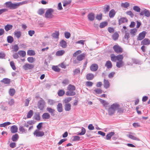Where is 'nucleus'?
<instances>
[{
  "label": "nucleus",
  "instance_id": "f704fd0d",
  "mask_svg": "<svg viewBox=\"0 0 150 150\" xmlns=\"http://www.w3.org/2000/svg\"><path fill=\"white\" fill-rule=\"evenodd\" d=\"M1 81L5 84H9L11 82L10 80L8 78H6L3 79Z\"/></svg>",
  "mask_w": 150,
  "mask_h": 150
},
{
  "label": "nucleus",
  "instance_id": "412c9836",
  "mask_svg": "<svg viewBox=\"0 0 150 150\" xmlns=\"http://www.w3.org/2000/svg\"><path fill=\"white\" fill-rule=\"evenodd\" d=\"M115 134L114 132H111L108 133L106 136V139L107 140H110L111 137Z\"/></svg>",
  "mask_w": 150,
  "mask_h": 150
},
{
  "label": "nucleus",
  "instance_id": "4c0bfd02",
  "mask_svg": "<svg viewBox=\"0 0 150 150\" xmlns=\"http://www.w3.org/2000/svg\"><path fill=\"white\" fill-rule=\"evenodd\" d=\"M14 34L17 38H19L21 36V32L20 31H15L14 32Z\"/></svg>",
  "mask_w": 150,
  "mask_h": 150
},
{
  "label": "nucleus",
  "instance_id": "e433bc0d",
  "mask_svg": "<svg viewBox=\"0 0 150 150\" xmlns=\"http://www.w3.org/2000/svg\"><path fill=\"white\" fill-rule=\"evenodd\" d=\"M18 54L21 57H24L26 55V52L25 51L23 50H20L18 51Z\"/></svg>",
  "mask_w": 150,
  "mask_h": 150
},
{
  "label": "nucleus",
  "instance_id": "7ed1b4c3",
  "mask_svg": "<svg viewBox=\"0 0 150 150\" xmlns=\"http://www.w3.org/2000/svg\"><path fill=\"white\" fill-rule=\"evenodd\" d=\"M40 100H39L37 103L38 108L40 110H43L45 105V102L44 100L41 98H40Z\"/></svg>",
  "mask_w": 150,
  "mask_h": 150
},
{
  "label": "nucleus",
  "instance_id": "0e129e2a",
  "mask_svg": "<svg viewBox=\"0 0 150 150\" xmlns=\"http://www.w3.org/2000/svg\"><path fill=\"white\" fill-rule=\"evenodd\" d=\"M110 8V7L109 5H106L104 7V11L106 13L109 11Z\"/></svg>",
  "mask_w": 150,
  "mask_h": 150
},
{
  "label": "nucleus",
  "instance_id": "5fc2aeb1",
  "mask_svg": "<svg viewBox=\"0 0 150 150\" xmlns=\"http://www.w3.org/2000/svg\"><path fill=\"white\" fill-rule=\"evenodd\" d=\"M133 10L135 11L139 12L140 11V8L138 6H135L133 8Z\"/></svg>",
  "mask_w": 150,
  "mask_h": 150
},
{
  "label": "nucleus",
  "instance_id": "052dcab7",
  "mask_svg": "<svg viewBox=\"0 0 150 150\" xmlns=\"http://www.w3.org/2000/svg\"><path fill=\"white\" fill-rule=\"evenodd\" d=\"M65 37L66 38H69L71 36L70 33L68 32H66L64 33Z\"/></svg>",
  "mask_w": 150,
  "mask_h": 150
},
{
  "label": "nucleus",
  "instance_id": "2eb2a0df",
  "mask_svg": "<svg viewBox=\"0 0 150 150\" xmlns=\"http://www.w3.org/2000/svg\"><path fill=\"white\" fill-rule=\"evenodd\" d=\"M60 45L62 48H64L67 47V42L64 40L61 41L59 43Z\"/></svg>",
  "mask_w": 150,
  "mask_h": 150
},
{
  "label": "nucleus",
  "instance_id": "a878e982",
  "mask_svg": "<svg viewBox=\"0 0 150 150\" xmlns=\"http://www.w3.org/2000/svg\"><path fill=\"white\" fill-rule=\"evenodd\" d=\"M57 109L59 112H61L62 111V105L61 103H58L57 106Z\"/></svg>",
  "mask_w": 150,
  "mask_h": 150
},
{
  "label": "nucleus",
  "instance_id": "1a4fd4ad",
  "mask_svg": "<svg viewBox=\"0 0 150 150\" xmlns=\"http://www.w3.org/2000/svg\"><path fill=\"white\" fill-rule=\"evenodd\" d=\"M146 32L145 31H143L139 34L137 38V40H141L143 39L146 35Z\"/></svg>",
  "mask_w": 150,
  "mask_h": 150
},
{
  "label": "nucleus",
  "instance_id": "69168bd1",
  "mask_svg": "<svg viewBox=\"0 0 150 150\" xmlns=\"http://www.w3.org/2000/svg\"><path fill=\"white\" fill-rule=\"evenodd\" d=\"M19 48L18 45H15L13 46V50L15 52H17L19 50Z\"/></svg>",
  "mask_w": 150,
  "mask_h": 150
},
{
  "label": "nucleus",
  "instance_id": "6e6d98bb",
  "mask_svg": "<svg viewBox=\"0 0 150 150\" xmlns=\"http://www.w3.org/2000/svg\"><path fill=\"white\" fill-rule=\"evenodd\" d=\"M121 6L125 8H127L129 6V4L127 2L121 4Z\"/></svg>",
  "mask_w": 150,
  "mask_h": 150
},
{
  "label": "nucleus",
  "instance_id": "79ce46f5",
  "mask_svg": "<svg viewBox=\"0 0 150 150\" xmlns=\"http://www.w3.org/2000/svg\"><path fill=\"white\" fill-rule=\"evenodd\" d=\"M108 22H104L101 23H100L99 27L100 28H102L105 27L108 25Z\"/></svg>",
  "mask_w": 150,
  "mask_h": 150
},
{
  "label": "nucleus",
  "instance_id": "680f3d73",
  "mask_svg": "<svg viewBox=\"0 0 150 150\" xmlns=\"http://www.w3.org/2000/svg\"><path fill=\"white\" fill-rule=\"evenodd\" d=\"M34 117L35 119L37 120H40V114L38 113L35 115Z\"/></svg>",
  "mask_w": 150,
  "mask_h": 150
},
{
  "label": "nucleus",
  "instance_id": "58836bf2",
  "mask_svg": "<svg viewBox=\"0 0 150 150\" xmlns=\"http://www.w3.org/2000/svg\"><path fill=\"white\" fill-rule=\"evenodd\" d=\"M33 111L32 110H30L28 113L27 115V118H30L33 115Z\"/></svg>",
  "mask_w": 150,
  "mask_h": 150
},
{
  "label": "nucleus",
  "instance_id": "6ab92c4d",
  "mask_svg": "<svg viewBox=\"0 0 150 150\" xmlns=\"http://www.w3.org/2000/svg\"><path fill=\"white\" fill-rule=\"evenodd\" d=\"M88 20L91 21H93L95 18V15L93 13H89L88 15Z\"/></svg>",
  "mask_w": 150,
  "mask_h": 150
},
{
  "label": "nucleus",
  "instance_id": "4d7b16f0",
  "mask_svg": "<svg viewBox=\"0 0 150 150\" xmlns=\"http://www.w3.org/2000/svg\"><path fill=\"white\" fill-rule=\"evenodd\" d=\"M45 12V10L44 9L40 8L39 9L38 11V13L40 15H42Z\"/></svg>",
  "mask_w": 150,
  "mask_h": 150
},
{
  "label": "nucleus",
  "instance_id": "49530a36",
  "mask_svg": "<svg viewBox=\"0 0 150 150\" xmlns=\"http://www.w3.org/2000/svg\"><path fill=\"white\" fill-rule=\"evenodd\" d=\"M52 69L55 71L59 72L60 71V69L57 66H53L52 67Z\"/></svg>",
  "mask_w": 150,
  "mask_h": 150
},
{
  "label": "nucleus",
  "instance_id": "6e6552de",
  "mask_svg": "<svg viewBox=\"0 0 150 150\" xmlns=\"http://www.w3.org/2000/svg\"><path fill=\"white\" fill-rule=\"evenodd\" d=\"M34 67L33 65L26 63L23 66V68L25 70L32 69Z\"/></svg>",
  "mask_w": 150,
  "mask_h": 150
},
{
  "label": "nucleus",
  "instance_id": "c9c22d12",
  "mask_svg": "<svg viewBox=\"0 0 150 150\" xmlns=\"http://www.w3.org/2000/svg\"><path fill=\"white\" fill-rule=\"evenodd\" d=\"M47 110L51 114V115L52 116H54V110L48 107L47 108Z\"/></svg>",
  "mask_w": 150,
  "mask_h": 150
},
{
  "label": "nucleus",
  "instance_id": "39448f33",
  "mask_svg": "<svg viewBox=\"0 0 150 150\" xmlns=\"http://www.w3.org/2000/svg\"><path fill=\"white\" fill-rule=\"evenodd\" d=\"M54 11V9L50 8H48L46 11L45 14V18H51L54 17V15L52 14V13Z\"/></svg>",
  "mask_w": 150,
  "mask_h": 150
},
{
  "label": "nucleus",
  "instance_id": "de8ad7c7",
  "mask_svg": "<svg viewBox=\"0 0 150 150\" xmlns=\"http://www.w3.org/2000/svg\"><path fill=\"white\" fill-rule=\"evenodd\" d=\"M11 123L10 122H6L4 123L3 124H0V127H6L10 125L11 124Z\"/></svg>",
  "mask_w": 150,
  "mask_h": 150
},
{
  "label": "nucleus",
  "instance_id": "393cba45",
  "mask_svg": "<svg viewBox=\"0 0 150 150\" xmlns=\"http://www.w3.org/2000/svg\"><path fill=\"white\" fill-rule=\"evenodd\" d=\"M66 94L67 96H73L76 94V93L74 91L68 90L66 93Z\"/></svg>",
  "mask_w": 150,
  "mask_h": 150
},
{
  "label": "nucleus",
  "instance_id": "7c9ffc66",
  "mask_svg": "<svg viewBox=\"0 0 150 150\" xmlns=\"http://www.w3.org/2000/svg\"><path fill=\"white\" fill-rule=\"evenodd\" d=\"M59 33L58 31H55V33H53L52 35V37L55 39L59 38Z\"/></svg>",
  "mask_w": 150,
  "mask_h": 150
},
{
  "label": "nucleus",
  "instance_id": "4be33fe9",
  "mask_svg": "<svg viewBox=\"0 0 150 150\" xmlns=\"http://www.w3.org/2000/svg\"><path fill=\"white\" fill-rule=\"evenodd\" d=\"M94 77L93 74L92 73H88L86 75V79L88 80H92Z\"/></svg>",
  "mask_w": 150,
  "mask_h": 150
},
{
  "label": "nucleus",
  "instance_id": "774afa93",
  "mask_svg": "<svg viewBox=\"0 0 150 150\" xmlns=\"http://www.w3.org/2000/svg\"><path fill=\"white\" fill-rule=\"evenodd\" d=\"M28 61L31 63H33L34 61V59L33 57H29L27 58Z\"/></svg>",
  "mask_w": 150,
  "mask_h": 150
},
{
  "label": "nucleus",
  "instance_id": "9d476101",
  "mask_svg": "<svg viewBox=\"0 0 150 150\" xmlns=\"http://www.w3.org/2000/svg\"><path fill=\"white\" fill-rule=\"evenodd\" d=\"M99 100L101 103L102 104L105 109L107 110V108L108 106V105L109 104V103L106 101L100 98H99Z\"/></svg>",
  "mask_w": 150,
  "mask_h": 150
},
{
  "label": "nucleus",
  "instance_id": "f8f14e48",
  "mask_svg": "<svg viewBox=\"0 0 150 150\" xmlns=\"http://www.w3.org/2000/svg\"><path fill=\"white\" fill-rule=\"evenodd\" d=\"M150 44V40L147 38H145L141 42V45H149Z\"/></svg>",
  "mask_w": 150,
  "mask_h": 150
},
{
  "label": "nucleus",
  "instance_id": "20e7f679",
  "mask_svg": "<svg viewBox=\"0 0 150 150\" xmlns=\"http://www.w3.org/2000/svg\"><path fill=\"white\" fill-rule=\"evenodd\" d=\"M86 56L85 54L83 53L77 56L76 57V59L73 60V62L74 64H78L79 62L84 59Z\"/></svg>",
  "mask_w": 150,
  "mask_h": 150
},
{
  "label": "nucleus",
  "instance_id": "5701e85b",
  "mask_svg": "<svg viewBox=\"0 0 150 150\" xmlns=\"http://www.w3.org/2000/svg\"><path fill=\"white\" fill-rule=\"evenodd\" d=\"M131 133L132 134H127V136L129 138L132 139L133 140H139V139L136 137H135V136L133 135L132 134H134Z\"/></svg>",
  "mask_w": 150,
  "mask_h": 150
},
{
  "label": "nucleus",
  "instance_id": "423d86ee",
  "mask_svg": "<svg viewBox=\"0 0 150 150\" xmlns=\"http://www.w3.org/2000/svg\"><path fill=\"white\" fill-rule=\"evenodd\" d=\"M113 48L114 51L117 53H120L123 52V49L118 45H114L113 46Z\"/></svg>",
  "mask_w": 150,
  "mask_h": 150
},
{
  "label": "nucleus",
  "instance_id": "c03bdc74",
  "mask_svg": "<svg viewBox=\"0 0 150 150\" xmlns=\"http://www.w3.org/2000/svg\"><path fill=\"white\" fill-rule=\"evenodd\" d=\"M94 92H93L94 93L100 94L102 93V91L100 88H97L94 90Z\"/></svg>",
  "mask_w": 150,
  "mask_h": 150
},
{
  "label": "nucleus",
  "instance_id": "8fccbe9b",
  "mask_svg": "<svg viewBox=\"0 0 150 150\" xmlns=\"http://www.w3.org/2000/svg\"><path fill=\"white\" fill-rule=\"evenodd\" d=\"M10 95L11 96H13L15 93V90L13 88L10 89L9 91Z\"/></svg>",
  "mask_w": 150,
  "mask_h": 150
},
{
  "label": "nucleus",
  "instance_id": "c756f323",
  "mask_svg": "<svg viewBox=\"0 0 150 150\" xmlns=\"http://www.w3.org/2000/svg\"><path fill=\"white\" fill-rule=\"evenodd\" d=\"M124 62L123 61H118L116 62V66L118 68H120L123 66L124 65Z\"/></svg>",
  "mask_w": 150,
  "mask_h": 150
},
{
  "label": "nucleus",
  "instance_id": "4468645a",
  "mask_svg": "<svg viewBox=\"0 0 150 150\" xmlns=\"http://www.w3.org/2000/svg\"><path fill=\"white\" fill-rule=\"evenodd\" d=\"M10 129L12 133H16L18 131V128L15 125H13L11 127Z\"/></svg>",
  "mask_w": 150,
  "mask_h": 150
},
{
  "label": "nucleus",
  "instance_id": "f3484780",
  "mask_svg": "<svg viewBox=\"0 0 150 150\" xmlns=\"http://www.w3.org/2000/svg\"><path fill=\"white\" fill-rule=\"evenodd\" d=\"M19 138V136L18 134L16 133L12 136L11 139L13 142H16L18 140Z\"/></svg>",
  "mask_w": 150,
  "mask_h": 150
},
{
  "label": "nucleus",
  "instance_id": "603ef678",
  "mask_svg": "<svg viewBox=\"0 0 150 150\" xmlns=\"http://www.w3.org/2000/svg\"><path fill=\"white\" fill-rule=\"evenodd\" d=\"M65 94V91L63 90H60L58 92V95L60 96H63Z\"/></svg>",
  "mask_w": 150,
  "mask_h": 150
},
{
  "label": "nucleus",
  "instance_id": "f257e3e1",
  "mask_svg": "<svg viewBox=\"0 0 150 150\" xmlns=\"http://www.w3.org/2000/svg\"><path fill=\"white\" fill-rule=\"evenodd\" d=\"M26 3V2L21 1L13 3L11 1H8L6 2L5 4L6 7L8 8L11 9L13 10L16 9L20 6L25 4Z\"/></svg>",
  "mask_w": 150,
  "mask_h": 150
},
{
  "label": "nucleus",
  "instance_id": "f03ea898",
  "mask_svg": "<svg viewBox=\"0 0 150 150\" xmlns=\"http://www.w3.org/2000/svg\"><path fill=\"white\" fill-rule=\"evenodd\" d=\"M119 105L117 103L112 105L108 109L109 115H112L115 113L117 108L119 107Z\"/></svg>",
  "mask_w": 150,
  "mask_h": 150
},
{
  "label": "nucleus",
  "instance_id": "a19ab883",
  "mask_svg": "<svg viewBox=\"0 0 150 150\" xmlns=\"http://www.w3.org/2000/svg\"><path fill=\"white\" fill-rule=\"evenodd\" d=\"M123 56L122 54H119L117 56V60L118 61H123Z\"/></svg>",
  "mask_w": 150,
  "mask_h": 150
},
{
  "label": "nucleus",
  "instance_id": "473e14b6",
  "mask_svg": "<svg viewBox=\"0 0 150 150\" xmlns=\"http://www.w3.org/2000/svg\"><path fill=\"white\" fill-rule=\"evenodd\" d=\"M67 89L68 90L74 91L76 90V87L74 85L69 84L67 87Z\"/></svg>",
  "mask_w": 150,
  "mask_h": 150
},
{
  "label": "nucleus",
  "instance_id": "bb28decb",
  "mask_svg": "<svg viewBox=\"0 0 150 150\" xmlns=\"http://www.w3.org/2000/svg\"><path fill=\"white\" fill-rule=\"evenodd\" d=\"M122 33H125V35L124 36L125 38V39H126L127 40H128L129 38V33L127 32V30H122Z\"/></svg>",
  "mask_w": 150,
  "mask_h": 150
},
{
  "label": "nucleus",
  "instance_id": "e2e57ef3",
  "mask_svg": "<svg viewBox=\"0 0 150 150\" xmlns=\"http://www.w3.org/2000/svg\"><path fill=\"white\" fill-rule=\"evenodd\" d=\"M71 100V97H68L66 98L64 100V102L66 104H67Z\"/></svg>",
  "mask_w": 150,
  "mask_h": 150
},
{
  "label": "nucleus",
  "instance_id": "13d9d810",
  "mask_svg": "<svg viewBox=\"0 0 150 150\" xmlns=\"http://www.w3.org/2000/svg\"><path fill=\"white\" fill-rule=\"evenodd\" d=\"M73 139L72 140L74 141H78L80 140V137L77 136H74L73 137Z\"/></svg>",
  "mask_w": 150,
  "mask_h": 150
},
{
  "label": "nucleus",
  "instance_id": "09e8293b",
  "mask_svg": "<svg viewBox=\"0 0 150 150\" xmlns=\"http://www.w3.org/2000/svg\"><path fill=\"white\" fill-rule=\"evenodd\" d=\"M119 37V35L117 33H115L112 36V38L113 39L115 40H117Z\"/></svg>",
  "mask_w": 150,
  "mask_h": 150
},
{
  "label": "nucleus",
  "instance_id": "cd10ccee",
  "mask_svg": "<svg viewBox=\"0 0 150 150\" xmlns=\"http://www.w3.org/2000/svg\"><path fill=\"white\" fill-rule=\"evenodd\" d=\"M65 53V51L63 50H59L57 51L55 55L57 56H59L62 55Z\"/></svg>",
  "mask_w": 150,
  "mask_h": 150
},
{
  "label": "nucleus",
  "instance_id": "37998d69",
  "mask_svg": "<svg viewBox=\"0 0 150 150\" xmlns=\"http://www.w3.org/2000/svg\"><path fill=\"white\" fill-rule=\"evenodd\" d=\"M35 53L34 51L32 50H29L27 51V54L30 56L34 55Z\"/></svg>",
  "mask_w": 150,
  "mask_h": 150
},
{
  "label": "nucleus",
  "instance_id": "864d4df0",
  "mask_svg": "<svg viewBox=\"0 0 150 150\" xmlns=\"http://www.w3.org/2000/svg\"><path fill=\"white\" fill-rule=\"evenodd\" d=\"M10 65L13 70H15L16 69L15 64L13 61H11L10 62Z\"/></svg>",
  "mask_w": 150,
  "mask_h": 150
},
{
  "label": "nucleus",
  "instance_id": "a211bd4d",
  "mask_svg": "<svg viewBox=\"0 0 150 150\" xmlns=\"http://www.w3.org/2000/svg\"><path fill=\"white\" fill-rule=\"evenodd\" d=\"M104 86L105 88L107 89L109 88L110 83L108 80L104 79Z\"/></svg>",
  "mask_w": 150,
  "mask_h": 150
},
{
  "label": "nucleus",
  "instance_id": "3c124183",
  "mask_svg": "<svg viewBox=\"0 0 150 150\" xmlns=\"http://www.w3.org/2000/svg\"><path fill=\"white\" fill-rule=\"evenodd\" d=\"M86 133L85 129L83 127L81 128V132L78 133L77 135H82Z\"/></svg>",
  "mask_w": 150,
  "mask_h": 150
},
{
  "label": "nucleus",
  "instance_id": "2f4dec72",
  "mask_svg": "<svg viewBox=\"0 0 150 150\" xmlns=\"http://www.w3.org/2000/svg\"><path fill=\"white\" fill-rule=\"evenodd\" d=\"M13 26L11 25L7 24L4 26V29L6 31H8L9 30L11 29L12 28Z\"/></svg>",
  "mask_w": 150,
  "mask_h": 150
},
{
  "label": "nucleus",
  "instance_id": "338daca9",
  "mask_svg": "<svg viewBox=\"0 0 150 150\" xmlns=\"http://www.w3.org/2000/svg\"><path fill=\"white\" fill-rule=\"evenodd\" d=\"M80 71L79 68H78L75 69L74 71V75H75L77 74L78 73L80 72Z\"/></svg>",
  "mask_w": 150,
  "mask_h": 150
},
{
  "label": "nucleus",
  "instance_id": "c85d7f7f",
  "mask_svg": "<svg viewBox=\"0 0 150 150\" xmlns=\"http://www.w3.org/2000/svg\"><path fill=\"white\" fill-rule=\"evenodd\" d=\"M50 115L48 113H44L42 115V117L43 119H47L50 118Z\"/></svg>",
  "mask_w": 150,
  "mask_h": 150
},
{
  "label": "nucleus",
  "instance_id": "aec40b11",
  "mask_svg": "<svg viewBox=\"0 0 150 150\" xmlns=\"http://www.w3.org/2000/svg\"><path fill=\"white\" fill-rule=\"evenodd\" d=\"M137 31V30L136 28L132 29L130 30V33L132 37H134L136 35Z\"/></svg>",
  "mask_w": 150,
  "mask_h": 150
},
{
  "label": "nucleus",
  "instance_id": "0eeeda50",
  "mask_svg": "<svg viewBox=\"0 0 150 150\" xmlns=\"http://www.w3.org/2000/svg\"><path fill=\"white\" fill-rule=\"evenodd\" d=\"M33 134L36 137H42L44 135V133L38 129H36L34 132Z\"/></svg>",
  "mask_w": 150,
  "mask_h": 150
},
{
  "label": "nucleus",
  "instance_id": "72a5a7b5",
  "mask_svg": "<svg viewBox=\"0 0 150 150\" xmlns=\"http://www.w3.org/2000/svg\"><path fill=\"white\" fill-rule=\"evenodd\" d=\"M65 110L66 111H69L71 109V105L70 103L66 104L64 105Z\"/></svg>",
  "mask_w": 150,
  "mask_h": 150
},
{
  "label": "nucleus",
  "instance_id": "dca6fc26",
  "mask_svg": "<svg viewBox=\"0 0 150 150\" xmlns=\"http://www.w3.org/2000/svg\"><path fill=\"white\" fill-rule=\"evenodd\" d=\"M128 20L126 18L122 17L120 18L119 20V24L120 25L123 23L127 22Z\"/></svg>",
  "mask_w": 150,
  "mask_h": 150
},
{
  "label": "nucleus",
  "instance_id": "b1692460",
  "mask_svg": "<svg viewBox=\"0 0 150 150\" xmlns=\"http://www.w3.org/2000/svg\"><path fill=\"white\" fill-rule=\"evenodd\" d=\"M116 12L113 9H111L109 12V16L110 18H113Z\"/></svg>",
  "mask_w": 150,
  "mask_h": 150
},
{
  "label": "nucleus",
  "instance_id": "9b49d317",
  "mask_svg": "<svg viewBox=\"0 0 150 150\" xmlns=\"http://www.w3.org/2000/svg\"><path fill=\"white\" fill-rule=\"evenodd\" d=\"M98 68V65L96 64H92L90 67V70L92 71H96Z\"/></svg>",
  "mask_w": 150,
  "mask_h": 150
},
{
  "label": "nucleus",
  "instance_id": "bf43d9fd",
  "mask_svg": "<svg viewBox=\"0 0 150 150\" xmlns=\"http://www.w3.org/2000/svg\"><path fill=\"white\" fill-rule=\"evenodd\" d=\"M145 16L148 17H150V12L149 11L146 9H145Z\"/></svg>",
  "mask_w": 150,
  "mask_h": 150
},
{
  "label": "nucleus",
  "instance_id": "ea45409f",
  "mask_svg": "<svg viewBox=\"0 0 150 150\" xmlns=\"http://www.w3.org/2000/svg\"><path fill=\"white\" fill-rule=\"evenodd\" d=\"M7 41L8 43H11L14 41V39L12 36H8L7 37Z\"/></svg>",
  "mask_w": 150,
  "mask_h": 150
},
{
  "label": "nucleus",
  "instance_id": "ddd939ff",
  "mask_svg": "<svg viewBox=\"0 0 150 150\" xmlns=\"http://www.w3.org/2000/svg\"><path fill=\"white\" fill-rule=\"evenodd\" d=\"M105 66L107 69H110L112 68V65L111 61H110L108 60L106 61Z\"/></svg>",
  "mask_w": 150,
  "mask_h": 150
},
{
  "label": "nucleus",
  "instance_id": "a18cd8bd",
  "mask_svg": "<svg viewBox=\"0 0 150 150\" xmlns=\"http://www.w3.org/2000/svg\"><path fill=\"white\" fill-rule=\"evenodd\" d=\"M110 57L112 61L115 62L117 60V56H115L114 54H111Z\"/></svg>",
  "mask_w": 150,
  "mask_h": 150
}]
</instances>
